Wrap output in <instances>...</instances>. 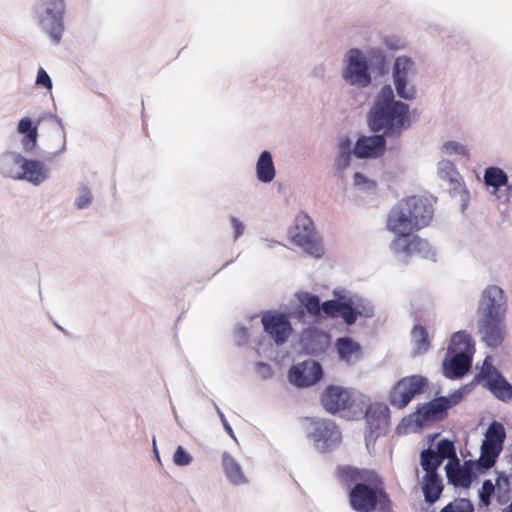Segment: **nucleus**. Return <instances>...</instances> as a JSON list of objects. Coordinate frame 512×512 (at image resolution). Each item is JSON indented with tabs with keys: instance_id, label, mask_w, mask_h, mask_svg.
I'll list each match as a JSON object with an SVG mask.
<instances>
[{
	"instance_id": "50",
	"label": "nucleus",
	"mask_w": 512,
	"mask_h": 512,
	"mask_svg": "<svg viewBox=\"0 0 512 512\" xmlns=\"http://www.w3.org/2000/svg\"><path fill=\"white\" fill-rule=\"evenodd\" d=\"M223 423H224L225 429L229 432V434L233 435V430H232L231 426L227 423V421L225 419H223Z\"/></svg>"
},
{
	"instance_id": "26",
	"label": "nucleus",
	"mask_w": 512,
	"mask_h": 512,
	"mask_svg": "<svg viewBox=\"0 0 512 512\" xmlns=\"http://www.w3.org/2000/svg\"><path fill=\"white\" fill-rule=\"evenodd\" d=\"M448 351L450 353H465L473 355L475 346L470 334L465 331H458L454 333L451 337Z\"/></svg>"
},
{
	"instance_id": "49",
	"label": "nucleus",
	"mask_w": 512,
	"mask_h": 512,
	"mask_svg": "<svg viewBox=\"0 0 512 512\" xmlns=\"http://www.w3.org/2000/svg\"><path fill=\"white\" fill-rule=\"evenodd\" d=\"M366 182V178L363 174L359 173V172H356L354 174V183L356 185H360V184H363Z\"/></svg>"
},
{
	"instance_id": "32",
	"label": "nucleus",
	"mask_w": 512,
	"mask_h": 512,
	"mask_svg": "<svg viewBox=\"0 0 512 512\" xmlns=\"http://www.w3.org/2000/svg\"><path fill=\"white\" fill-rule=\"evenodd\" d=\"M415 354H423L430 348V340L427 330L422 325H415L411 332Z\"/></svg>"
},
{
	"instance_id": "7",
	"label": "nucleus",
	"mask_w": 512,
	"mask_h": 512,
	"mask_svg": "<svg viewBox=\"0 0 512 512\" xmlns=\"http://www.w3.org/2000/svg\"><path fill=\"white\" fill-rule=\"evenodd\" d=\"M261 323L265 333L274 340L277 345L287 342L293 332L289 317L285 313L277 311H265L261 315Z\"/></svg>"
},
{
	"instance_id": "17",
	"label": "nucleus",
	"mask_w": 512,
	"mask_h": 512,
	"mask_svg": "<svg viewBox=\"0 0 512 512\" xmlns=\"http://www.w3.org/2000/svg\"><path fill=\"white\" fill-rule=\"evenodd\" d=\"M321 403L326 411L336 413L351 406L353 400L348 389L329 385L321 394Z\"/></svg>"
},
{
	"instance_id": "21",
	"label": "nucleus",
	"mask_w": 512,
	"mask_h": 512,
	"mask_svg": "<svg viewBox=\"0 0 512 512\" xmlns=\"http://www.w3.org/2000/svg\"><path fill=\"white\" fill-rule=\"evenodd\" d=\"M310 437L315 442H324L327 445H332L341 441V432L332 421L321 419L313 422V430Z\"/></svg>"
},
{
	"instance_id": "10",
	"label": "nucleus",
	"mask_w": 512,
	"mask_h": 512,
	"mask_svg": "<svg viewBox=\"0 0 512 512\" xmlns=\"http://www.w3.org/2000/svg\"><path fill=\"white\" fill-rule=\"evenodd\" d=\"M411 214L408 207H405L401 200L390 211L387 219V228L389 231L396 234V237H409L414 231L420 230L414 226Z\"/></svg>"
},
{
	"instance_id": "36",
	"label": "nucleus",
	"mask_w": 512,
	"mask_h": 512,
	"mask_svg": "<svg viewBox=\"0 0 512 512\" xmlns=\"http://www.w3.org/2000/svg\"><path fill=\"white\" fill-rule=\"evenodd\" d=\"M298 300L305 307L306 311L312 315L317 316L322 310L319 297L308 292H303L298 295Z\"/></svg>"
},
{
	"instance_id": "1",
	"label": "nucleus",
	"mask_w": 512,
	"mask_h": 512,
	"mask_svg": "<svg viewBox=\"0 0 512 512\" xmlns=\"http://www.w3.org/2000/svg\"><path fill=\"white\" fill-rule=\"evenodd\" d=\"M340 483L349 487L348 502L356 512H394L382 477L366 468L344 465L336 468Z\"/></svg>"
},
{
	"instance_id": "2",
	"label": "nucleus",
	"mask_w": 512,
	"mask_h": 512,
	"mask_svg": "<svg viewBox=\"0 0 512 512\" xmlns=\"http://www.w3.org/2000/svg\"><path fill=\"white\" fill-rule=\"evenodd\" d=\"M407 114L408 105L395 101L391 86L385 85L370 111L369 125L375 132L384 130L386 134H399Z\"/></svg>"
},
{
	"instance_id": "9",
	"label": "nucleus",
	"mask_w": 512,
	"mask_h": 512,
	"mask_svg": "<svg viewBox=\"0 0 512 512\" xmlns=\"http://www.w3.org/2000/svg\"><path fill=\"white\" fill-rule=\"evenodd\" d=\"M478 333L487 346L491 348L500 346L506 336L505 317L480 315Z\"/></svg>"
},
{
	"instance_id": "14",
	"label": "nucleus",
	"mask_w": 512,
	"mask_h": 512,
	"mask_svg": "<svg viewBox=\"0 0 512 512\" xmlns=\"http://www.w3.org/2000/svg\"><path fill=\"white\" fill-rule=\"evenodd\" d=\"M344 78L350 84L362 87L370 83L371 78L368 73V65L360 50H350Z\"/></svg>"
},
{
	"instance_id": "46",
	"label": "nucleus",
	"mask_w": 512,
	"mask_h": 512,
	"mask_svg": "<svg viewBox=\"0 0 512 512\" xmlns=\"http://www.w3.org/2000/svg\"><path fill=\"white\" fill-rule=\"evenodd\" d=\"M230 221L234 228V238L237 239L243 234L244 226L236 217H231Z\"/></svg>"
},
{
	"instance_id": "47",
	"label": "nucleus",
	"mask_w": 512,
	"mask_h": 512,
	"mask_svg": "<svg viewBox=\"0 0 512 512\" xmlns=\"http://www.w3.org/2000/svg\"><path fill=\"white\" fill-rule=\"evenodd\" d=\"M503 187H505V193H496L495 195L497 199L507 202L512 196V185L507 183L506 185H503Z\"/></svg>"
},
{
	"instance_id": "12",
	"label": "nucleus",
	"mask_w": 512,
	"mask_h": 512,
	"mask_svg": "<svg viewBox=\"0 0 512 512\" xmlns=\"http://www.w3.org/2000/svg\"><path fill=\"white\" fill-rule=\"evenodd\" d=\"M369 438H377L388 431L390 425V410L382 403L370 404L365 413Z\"/></svg>"
},
{
	"instance_id": "23",
	"label": "nucleus",
	"mask_w": 512,
	"mask_h": 512,
	"mask_svg": "<svg viewBox=\"0 0 512 512\" xmlns=\"http://www.w3.org/2000/svg\"><path fill=\"white\" fill-rule=\"evenodd\" d=\"M335 349L340 361L352 365L362 357V346L351 337H340L335 341Z\"/></svg>"
},
{
	"instance_id": "8",
	"label": "nucleus",
	"mask_w": 512,
	"mask_h": 512,
	"mask_svg": "<svg viewBox=\"0 0 512 512\" xmlns=\"http://www.w3.org/2000/svg\"><path fill=\"white\" fill-rule=\"evenodd\" d=\"M12 162L18 166L20 170L13 171L6 169L5 174L14 179H26L34 184H39L47 178V169L45 165L39 160H27L20 154L12 156Z\"/></svg>"
},
{
	"instance_id": "3",
	"label": "nucleus",
	"mask_w": 512,
	"mask_h": 512,
	"mask_svg": "<svg viewBox=\"0 0 512 512\" xmlns=\"http://www.w3.org/2000/svg\"><path fill=\"white\" fill-rule=\"evenodd\" d=\"M429 388V380L422 375H410L398 380L388 394L391 406L405 408L416 396L425 393Z\"/></svg>"
},
{
	"instance_id": "24",
	"label": "nucleus",
	"mask_w": 512,
	"mask_h": 512,
	"mask_svg": "<svg viewBox=\"0 0 512 512\" xmlns=\"http://www.w3.org/2000/svg\"><path fill=\"white\" fill-rule=\"evenodd\" d=\"M322 311L328 317H342L348 325L357 319V312L350 302L328 300L322 303Z\"/></svg>"
},
{
	"instance_id": "35",
	"label": "nucleus",
	"mask_w": 512,
	"mask_h": 512,
	"mask_svg": "<svg viewBox=\"0 0 512 512\" xmlns=\"http://www.w3.org/2000/svg\"><path fill=\"white\" fill-rule=\"evenodd\" d=\"M421 466L426 474H438L437 469L442 464L443 460L439 455L431 449H425L421 452Z\"/></svg>"
},
{
	"instance_id": "51",
	"label": "nucleus",
	"mask_w": 512,
	"mask_h": 512,
	"mask_svg": "<svg viewBox=\"0 0 512 512\" xmlns=\"http://www.w3.org/2000/svg\"><path fill=\"white\" fill-rule=\"evenodd\" d=\"M502 512H512V502L507 508L503 509Z\"/></svg>"
},
{
	"instance_id": "31",
	"label": "nucleus",
	"mask_w": 512,
	"mask_h": 512,
	"mask_svg": "<svg viewBox=\"0 0 512 512\" xmlns=\"http://www.w3.org/2000/svg\"><path fill=\"white\" fill-rule=\"evenodd\" d=\"M508 182L507 174L498 167L486 168L484 172V183L494 188L493 193L496 194L503 185Z\"/></svg>"
},
{
	"instance_id": "39",
	"label": "nucleus",
	"mask_w": 512,
	"mask_h": 512,
	"mask_svg": "<svg viewBox=\"0 0 512 512\" xmlns=\"http://www.w3.org/2000/svg\"><path fill=\"white\" fill-rule=\"evenodd\" d=\"M437 455H439L440 459H456L455 447L452 441L448 439H442L437 443V451H435Z\"/></svg>"
},
{
	"instance_id": "42",
	"label": "nucleus",
	"mask_w": 512,
	"mask_h": 512,
	"mask_svg": "<svg viewBox=\"0 0 512 512\" xmlns=\"http://www.w3.org/2000/svg\"><path fill=\"white\" fill-rule=\"evenodd\" d=\"M173 461L178 466H185L191 463L192 457L182 446H178L174 453Z\"/></svg>"
},
{
	"instance_id": "41",
	"label": "nucleus",
	"mask_w": 512,
	"mask_h": 512,
	"mask_svg": "<svg viewBox=\"0 0 512 512\" xmlns=\"http://www.w3.org/2000/svg\"><path fill=\"white\" fill-rule=\"evenodd\" d=\"M496 488L491 480H485L482 484L480 491L481 502L488 506L490 504L491 496L494 494Z\"/></svg>"
},
{
	"instance_id": "45",
	"label": "nucleus",
	"mask_w": 512,
	"mask_h": 512,
	"mask_svg": "<svg viewBox=\"0 0 512 512\" xmlns=\"http://www.w3.org/2000/svg\"><path fill=\"white\" fill-rule=\"evenodd\" d=\"M351 159V153L339 152L335 161V165L338 170H343L348 167Z\"/></svg>"
},
{
	"instance_id": "43",
	"label": "nucleus",
	"mask_w": 512,
	"mask_h": 512,
	"mask_svg": "<svg viewBox=\"0 0 512 512\" xmlns=\"http://www.w3.org/2000/svg\"><path fill=\"white\" fill-rule=\"evenodd\" d=\"M92 200L91 191L87 187H83L80 189L79 196L76 201V205L78 208L82 209L87 207Z\"/></svg>"
},
{
	"instance_id": "19",
	"label": "nucleus",
	"mask_w": 512,
	"mask_h": 512,
	"mask_svg": "<svg viewBox=\"0 0 512 512\" xmlns=\"http://www.w3.org/2000/svg\"><path fill=\"white\" fill-rule=\"evenodd\" d=\"M392 250L395 253H404L406 255H420L422 257H428L431 248L429 243L421 239L418 236L408 237H396L391 243Z\"/></svg>"
},
{
	"instance_id": "13",
	"label": "nucleus",
	"mask_w": 512,
	"mask_h": 512,
	"mask_svg": "<svg viewBox=\"0 0 512 512\" xmlns=\"http://www.w3.org/2000/svg\"><path fill=\"white\" fill-rule=\"evenodd\" d=\"M42 6L45 10L49 23L45 26L46 33L54 41L59 43L64 30L63 14L65 4L63 0H43Z\"/></svg>"
},
{
	"instance_id": "25",
	"label": "nucleus",
	"mask_w": 512,
	"mask_h": 512,
	"mask_svg": "<svg viewBox=\"0 0 512 512\" xmlns=\"http://www.w3.org/2000/svg\"><path fill=\"white\" fill-rule=\"evenodd\" d=\"M444 485L439 474H425L422 482L424 499L429 504L437 502L443 492Z\"/></svg>"
},
{
	"instance_id": "18",
	"label": "nucleus",
	"mask_w": 512,
	"mask_h": 512,
	"mask_svg": "<svg viewBox=\"0 0 512 512\" xmlns=\"http://www.w3.org/2000/svg\"><path fill=\"white\" fill-rule=\"evenodd\" d=\"M402 201L405 207H408L415 227L422 229L429 224L433 217V209L427 199L410 196Z\"/></svg>"
},
{
	"instance_id": "38",
	"label": "nucleus",
	"mask_w": 512,
	"mask_h": 512,
	"mask_svg": "<svg viewBox=\"0 0 512 512\" xmlns=\"http://www.w3.org/2000/svg\"><path fill=\"white\" fill-rule=\"evenodd\" d=\"M440 512H474V507L469 500L456 498L444 506Z\"/></svg>"
},
{
	"instance_id": "44",
	"label": "nucleus",
	"mask_w": 512,
	"mask_h": 512,
	"mask_svg": "<svg viewBox=\"0 0 512 512\" xmlns=\"http://www.w3.org/2000/svg\"><path fill=\"white\" fill-rule=\"evenodd\" d=\"M36 83L38 85L44 86L47 89L52 88V81H51L49 75L46 73V71L43 68H39V70L37 72Z\"/></svg>"
},
{
	"instance_id": "4",
	"label": "nucleus",
	"mask_w": 512,
	"mask_h": 512,
	"mask_svg": "<svg viewBox=\"0 0 512 512\" xmlns=\"http://www.w3.org/2000/svg\"><path fill=\"white\" fill-rule=\"evenodd\" d=\"M461 399V392L451 394L449 397H437L419 406L411 415V418L419 427L429 425L433 422L442 421L447 417L448 410L457 405Z\"/></svg>"
},
{
	"instance_id": "34",
	"label": "nucleus",
	"mask_w": 512,
	"mask_h": 512,
	"mask_svg": "<svg viewBox=\"0 0 512 512\" xmlns=\"http://www.w3.org/2000/svg\"><path fill=\"white\" fill-rule=\"evenodd\" d=\"M439 173L443 179L449 181L451 184L454 185V189H459L463 187V183L460 181L461 176L452 162L448 160L440 162Z\"/></svg>"
},
{
	"instance_id": "27",
	"label": "nucleus",
	"mask_w": 512,
	"mask_h": 512,
	"mask_svg": "<svg viewBox=\"0 0 512 512\" xmlns=\"http://www.w3.org/2000/svg\"><path fill=\"white\" fill-rule=\"evenodd\" d=\"M454 356L447 367L448 375L452 378H460L464 376L472 364V355L465 353H452Z\"/></svg>"
},
{
	"instance_id": "22",
	"label": "nucleus",
	"mask_w": 512,
	"mask_h": 512,
	"mask_svg": "<svg viewBox=\"0 0 512 512\" xmlns=\"http://www.w3.org/2000/svg\"><path fill=\"white\" fill-rule=\"evenodd\" d=\"M385 143L383 135L361 137L355 144L354 154L358 158L378 157L383 154Z\"/></svg>"
},
{
	"instance_id": "40",
	"label": "nucleus",
	"mask_w": 512,
	"mask_h": 512,
	"mask_svg": "<svg viewBox=\"0 0 512 512\" xmlns=\"http://www.w3.org/2000/svg\"><path fill=\"white\" fill-rule=\"evenodd\" d=\"M443 150L449 155L457 154L466 156L467 158L469 157L468 149L463 144L456 141H448L444 143Z\"/></svg>"
},
{
	"instance_id": "16",
	"label": "nucleus",
	"mask_w": 512,
	"mask_h": 512,
	"mask_svg": "<svg viewBox=\"0 0 512 512\" xmlns=\"http://www.w3.org/2000/svg\"><path fill=\"white\" fill-rule=\"evenodd\" d=\"M322 375V367L315 361H304L289 370L290 382L298 387L311 386L318 382Z\"/></svg>"
},
{
	"instance_id": "29",
	"label": "nucleus",
	"mask_w": 512,
	"mask_h": 512,
	"mask_svg": "<svg viewBox=\"0 0 512 512\" xmlns=\"http://www.w3.org/2000/svg\"><path fill=\"white\" fill-rule=\"evenodd\" d=\"M222 466L226 476L233 484L240 485L246 482L240 465L228 453L222 455Z\"/></svg>"
},
{
	"instance_id": "48",
	"label": "nucleus",
	"mask_w": 512,
	"mask_h": 512,
	"mask_svg": "<svg viewBox=\"0 0 512 512\" xmlns=\"http://www.w3.org/2000/svg\"><path fill=\"white\" fill-rule=\"evenodd\" d=\"M339 152H348L351 153V141L348 137H342L339 140Z\"/></svg>"
},
{
	"instance_id": "5",
	"label": "nucleus",
	"mask_w": 512,
	"mask_h": 512,
	"mask_svg": "<svg viewBox=\"0 0 512 512\" xmlns=\"http://www.w3.org/2000/svg\"><path fill=\"white\" fill-rule=\"evenodd\" d=\"M293 244L301 247L307 254L315 258H321L324 248L316 237L311 219L303 213L296 216L295 224L289 231Z\"/></svg>"
},
{
	"instance_id": "20",
	"label": "nucleus",
	"mask_w": 512,
	"mask_h": 512,
	"mask_svg": "<svg viewBox=\"0 0 512 512\" xmlns=\"http://www.w3.org/2000/svg\"><path fill=\"white\" fill-rule=\"evenodd\" d=\"M486 387L502 401L512 400V385L495 369L488 368L482 372Z\"/></svg>"
},
{
	"instance_id": "6",
	"label": "nucleus",
	"mask_w": 512,
	"mask_h": 512,
	"mask_svg": "<svg viewBox=\"0 0 512 512\" xmlns=\"http://www.w3.org/2000/svg\"><path fill=\"white\" fill-rule=\"evenodd\" d=\"M505 439L506 432L503 424L498 421H493L485 433V440L482 444V452L479 460L482 467L489 469L494 466L497 457L503 449Z\"/></svg>"
},
{
	"instance_id": "15",
	"label": "nucleus",
	"mask_w": 512,
	"mask_h": 512,
	"mask_svg": "<svg viewBox=\"0 0 512 512\" xmlns=\"http://www.w3.org/2000/svg\"><path fill=\"white\" fill-rule=\"evenodd\" d=\"M414 72V62L408 57H398L394 64L393 77L399 97L406 100L415 98L416 90L413 86L407 88V79Z\"/></svg>"
},
{
	"instance_id": "11",
	"label": "nucleus",
	"mask_w": 512,
	"mask_h": 512,
	"mask_svg": "<svg viewBox=\"0 0 512 512\" xmlns=\"http://www.w3.org/2000/svg\"><path fill=\"white\" fill-rule=\"evenodd\" d=\"M506 310L504 291L496 285L486 287L480 300V315L505 317Z\"/></svg>"
},
{
	"instance_id": "37",
	"label": "nucleus",
	"mask_w": 512,
	"mask_h": 512,
	"mask_svg": "<svg viewBox=\"0 0 512 512\" xmlns=\"http://www.w3.org/2000/svg\"><path fill=\"white\" fill-rule=\"evenodd\" d=\"M499 502H506L512 491V481L508 475L501 473L494 484Z\"/></svg>"
},
{
	"instance_id": "30",
	"label": "nucleus",
	"mask_w": 512,
	"mask_h": 512,
	"mask_svg": "<svg viewBox=\"0 0 512 512\" xmlns=\"http://www.w3.org/2000/svg\"><path fill=\"white\" fill-rule=\"evenodd\" d=\"M257 177L261 182H270L275 177V168L272 156L268 151H263L256 165Z\"/></svg>"
},
{
	"instance_id": "28",
	"label": "nucleus",
	"mask_w": 512,
	"mask_h": 512,
	"mask_svg": "<svg viewBox=\"0 0 512 512\" xmlns=\"http://www.w3.org/2000/svg\"><path fill=\"white\" fill-rule=\"evenodd\" d=\"M17 129L19 133L25 135L22 139L23 148L26 151L33 150L37 144V126H34L32 124V121L29 118L25 117L19 121Z\"/></svg>"
},
{
	"instance_id": "33",
	"label": "nucleus",
	"mask_w": 512,
	"mask_h": 512,
	"mask_svg": "<svg viewBox=\"0 0 512 512\" xmlns=\"http://www.w3.org/2000/svg\"><path fill=\"white\" fill-rule=\"evenodd\" d=\"M446 471L449 482L455 486L469 487L471 483V473L468 469L462 467L453 469L450 467V464H447Z\"/></svg>"
}]
</instances>
